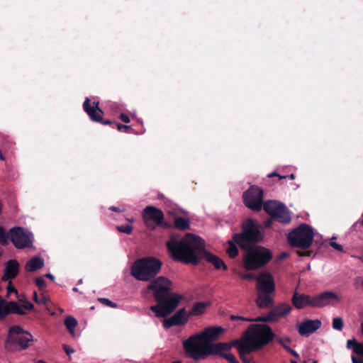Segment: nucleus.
<instances>
[{"label":"nucleus","instance_id":"1","mask_svg":"<svg viewBox=\"0 0 363 363\" xmlns=\"http://www.w3.org/2000/svg\"><path fill=\"white\" fill-rule=\"evenodd\" d=\"M167 247L174 260L182 261L186 264H196L199 257H203L216 269H219L221 267L224 269H227V266L222 259L205 250L203 240L194 234L186 233L182 237L173 235L167 242Z\"/></svg>","mask_w":363,"mask_h":363},{"label":"nucleus","instance_id":"2","mask_svg":"<svg viewBox=\"0 0 363 363\" xmlns=\"http://www.w3.org/2000/svg\"><path fill=\"white\" fill-rule=\"evenodd\" d=\"M173 284L164 277H159L150 283L145 292H152L157 304L152 306L150 310L158 318H165L170 315L179 305L182 296L172 293Z\"/></svg>","mask_w":363,"mask_h":363},{"label":"nucleus","instance_id":"3","mask_svg":"<svg viewBox=\"0 0 363 363\" xmlns=\"http://www.w3.org/2000/svg\"><path fill=\"white\" fill-rule=\"evenodd\" d=\"M275 337L269 326L263 324L251 325L247 330L245 340L238 344V350L242 360L246 355L267 345Z\"/></svg>","mask_w":363,"mask_h":363},{"label":"nucleus","instance_id":"4","mask_svg":"<svg viewBox=\"0 0 363 363\" xmlns=\"http://www.w3.org/2000/svg\"><path fill=\"white\" fill-rule=\"evenodd\" d=\"M225 328L221 326H209L201 333L194 334L182 342L186 354L196 350V347H203V344H211L219 340L224 333Z\"/></svg>","mask_w":363,"mask_h":363},{"label":"nucleus","instance_id":"5","mask_svg":"<svg viewBox=\"0 0 363 363\" xmlns=\"http://www.w3.org/2000/svg\"><path fill=\"white\" fill-rule=\"evenodd\" d=\"M162 267V262L152 257L135 260L130 269L131 275L139 281H148L155 277Z\"/></svg>","mask_w":363,"mask_h":363},{"label":"nucleus","instance_id":"6","mask_svg":"<svg viewBox=\"0 0 363 363\" xmlns=\"http://www.w3.org/2000/svg\"><path fill=\"white\" fill-rule=\"evenodd\" d=\"M243 249L245 250L243 264L248 270H255L265 266L273 257L270 250L260 245H249Z\"/></svg>","mask_w":363,"mask_h":363},{"label":"nucleus","instance_id":"7","mask_svg":"<svg viewBox=\"0 0 363 363\" xmlns=\"http://www.w3.org/2000/svg\"><path fill=\"white\" fill-rule=\"evenodd\" d=\"M332 300H339L335 293L324 291L315 296L303 294H298L296 291L291 298L294 306L297 309H302L306 306L320 308L330 303Z\"/></svg>","mask_w":363,"mask_h":363},{"label":"nucleus","instance_id":"8","mask_svg":"<svg viewBox=\"0 0 363 363\" xmlns=\"http://www.w3.org/2000/svg\"><path fill=\"white\" fill-rule=\"evenodd\" d=\"M258 296L256 300L257 306L261 308H267L274 303L271 294L275 290V284L272 275L262 273L256 277Z\"/></svg>","mask_w":363,"mask_h":363},{"label":"nucleus","instance_id":"9","mask_svg":"<svg viewBox=\"0 0 363 363\" xmlns=\"http://www.w3.org/2000/svg\"><path fill=\"white\" fill-rule=\"evenodd\" d=\"M262 237L259 225L256 220L248 218L242 223V232L234 236V241L241 247L252 245L251 242H258Z\"/></svg>","mask_w":363,"mask_h":363},{"label":"nucleus","instance_id":"10","mask_svg":"<svg viewBox=\"0 0 363 363\" xmlns=\"http://www.w3.org/2000/svg\"><path fill=\"white\" fill-rule=\"evenodd\" d=\"M34 341L33 335L18 325H13L9 328L6 340V347L9 349L24 350L28 348Z\"/></svg>","mask_w":363,"mask_h":363},{"label":"nucleus","instance_id":"11","mask_svg":"<svg viewBox=\"0 0 363 363\" xmlns=\"http://www.w3.org/2000/svg\"><path fill=\"white\" fill-rule=\"evenodd\" d=\"M314 237L313 228L306 223L299 225L288 235V242L292 247L308 249Z\"/></svg>","mask_w":363,"mask_h":363},{"label":"nucleus","instance_id":"12","mask_svg":"<svg viewBox=\"0 0 363 363\" xmlns=\"http://www.w3.org/2000/svg\"><path fill=\"white\" fill-rule=\"evenodd\" d=\"M291 311V306L286 303H282L277 306H276L274 309H272L267 315L259 316L255 318H247L240 315H231L230 316V320L231 321H237L238 322V325L241 324L243 322H276L279 318H283L287 315L290 311Z\"/></svg>","mask_w":363,"mask_h":363},{"label":"nucleus","instance_id":"13","mask_svg":"<svg viewBox=\"0 0 363 363\" xmlns=\"http://www.w3.org/2000/svg\"><path fill=\"white\" fill-rule=\"evenodd\" d=\"M186 354L196 361L204 359L210 355H218L227 359V342L203 344V347H196V350H192Z\"/></svg>","mask_w":363,"mask_h":363},{"label":"nucleus","instance_id":"14","mask_svg":"<svg viewBox=\"0 0 363 363\" xmlns=\"http://www.w3.org/2000/svg\"><path fill=\"white\" fill-rule=\"evenodd\" d=\"M33 304L27 298H18L17 301L6 302L0 298V319H3L10 313L24 315L25 310H33Z\"/></svg>","mask_w":363,"mask_h":363},{"label":"nucleus","instance_id":"15","mask_svg":"<svg viewBox=\"0 0 363 363\" xmlns=\"http://www.w3.org/2000/svg\"><path fill=\"white\" fill-rule=\"evenodd\" d=\"M9 240L17 249L30 247L33 242V235L28 230L15 226L9 230Z\"/></svg>","mask_w":363,"mask_h":363},{"label":"nucleus","instance_id":"16","mask_svg":"<svg viewBox=\"0 0 363 363\" xmlns=\"http://www.w3.org/2000/svg\"><path fill=\"white\" fill-rule=\"evenodd\" d=\"M263 190L255 185L251 186L244 194L245 205L250 209L259 211L262 206Z\"/></svg>","mask_w":363,"mask_h":363},{"label":"nucleus","instance_id":"17","mask_svg":"<svg viewBox=\"0 0 363 363\" xmlns=\"http://www.w3.org/2000/svg\"><path fill=\"white\" fill-rule=\"evenodd\" d=\"M143 220L147 228H154L156 225H160L164 220V213L162 210L152 206H146L143 211Z\"/></svg>","mask_w":363,"mask_h":363},{"label":"nucleus","instance_id":"18","mask_svg":"<svg viewBox=\"0 0 363 363\" xmlns=\"http://www.w3.org/2000/svg\"><path fill=\"white\" fill-rule=\"evenodd\" d=\"M83 108L85 112L88 114L91 121L95 122H99L102 124H110V121H104L103 118L101 115L102 113V111L99 107V102L94 101L92 106H90V99L89 98H86L84 104Z\"/></svg>","mask_w":363,"mask_h":363},{"label":"nucleus","instance_id":"19","mask_svg":"<svg viewBox=\"0 0 363 363\" xmlns=\"http://www.w3.org/2000/svg\"><path fill=\"white\" fill-rule=\"evenodd\" d=\"M321 326V322L318 319H306L297 325V330L300 335L308 337L315 332Z\"/></svg>","mask_w":363,"mask_h":363},{"label":"nucleus","instance_id":"20","mask_svg":"<svg viewBox=\"0 0 363 363\" xmlns=\"http://www.w3.org/2000/svg\"><path fill=\"white\" fill-rule=\"evenodd\" d=\"M19 272V263L16 259H9L5 264L2 281H11Z\"/></svg>","mask_w":363,"mask_h":363},{"label":"nucleus","instance_id":"21","mask_svg":"<svg viewBox=\"0 0 363 363\" xmlns=\"http://www.w3.org/2000/svg\"><path fill=\"white\" fill-rule=\"evenodd\" d=\"M272 218L282 223H289L291 220L290 212L284 203L277 210Z\"/></svg>","mask_w":363,"mask_h":363},{"label":"nucleus","instance_id":"22","mask_svg":"<svg viewBox=\"0 0 363 363\" xmlns=\"http://www.w3.org/2000/svg\"><path fill=\"white\" fill-rule=\"evenodd\" d=\"M45 262L43 258L39 256H34L27 262L26 269L27 272H33L43 268Z\"/></svg>","mask_w":363,"mask_h":363},{"label":"nucleus","instance_id":"23","mask_svg":"<svg viewBox=\"0 0 363 363\" xmlns=\"http://www.w3.org/2000/svg\"><path fill=\"white\" fill-rule=\"evenodd\" d=\"M282 204V203L274 200H269L264 203L262 202L264 210L272 217Z\"/></svg>","mask_w":363,"mask_h":363},{"label":"nucleus","instance_id":"24","mask_svg":"<svg viewBox=\"0 0 363 363\" xmlns=\"http://www.w3.org/2000/svg\"><path fill=\"white\" fill-rule=\"evenodd\" d=\"M188 316L184 308L179 309L172 317L177 325L185 324L188 320Z\"/></svg>","mask_w":363,"mask_h":363},{"label":"nucleus","instance_id":"25","mask_svg":"<svg viewBox=\"0 0 363 363\" xmlns=\"http://www.w3.org/2000/svg\"><path fill=\"white\" fill-rule=\"evenodd\" d=\"M174 224L176 228L182 230H186L190 228L189 219L179 216H174Z\"/></svg>","mask_w":363,"mask_h":363},{"label":"nucleus","instance_id":"26","mask_svg":"<svg viewBox=\"0 0 363 363\" xmlns=\"http://www.w3.org/2000/svg\"><path fill=\"white\" fill-rule=\"evenodd\" d=\"M347 347L352 349L353 352L363 357V344L357 342L354 339L347 341Z\"/></svg>","mask_w":363,"mask_h":363},{"label":"nucleus","instance_id":"27","mask_svg":"<svg viewBox=\"0 0 363 363\" xmlns=\"http://www.w3.org/2000/svg\"><path fill=\"white\" fill-rule=\"evenodd\" d=\"M65 325L69 331V333L72 335V336H75L74 329L77 325V320L75 318L72 316H68L65 320Z\"/></svg>","mask_w":363,"mask_h":363},{"label":"nucleus","instance_id":"28","mask_svg":"<svg viewBox=\"0 0 363 363\" xmlns=\"http://www.w3.org/2000/svg\"><path fill=\"white\" fill-rule=\"evenodd\" d=\"M206 304L204 302H198L195 303L189 313L190 315H199L204 313Z\"/></svg>","mask_w":363,"mask_h":363},{"label":"nucleus","instance_id":"29","mask_svg":"<svg viewBox=\"0 0 363 363\" xmlns=\"http://www.w3.org/2000/svg\"><path fill=\"white\" fill-rule=\"evenodd\" d=\"M9 240V231L6 232L5 229L0 225V244L6 245L8 244Z\"/></svg>","mask_w":363,"mask_h":363},{"label":"nucleus","instance_id":"30","mask_svg":"<svg viewBox=\"0 0 363 363\" xmlns=\"http://www.w3.org/2000/svg\"><path fill=\"white\" fill-rule=\"evenodd\" d=\"M238 255V249L236 245L228 240V257L230 258H235Z\"/></svg>","mask_w":363,"mask_h":363},{"label":"nucleus","instance_id":"31","mask_svg":"<svg viewBox=\"0 0 363 363\" xmlns=\"http://www.w3.org/2000/svg\"><path fill=\"white\" fill-rule=\"evenodd\" d=\"M333 328L336 330H342L343 328V320L340 317H336L333 319Z\"/></svg>","mask_w":363,"mask_h":363},{"label":"nucleus","instance_id":"32","mask_svg":"<svg viewBox=\"0 0 363 363\" xmlns=\"http://www.w3.org/2000/svg\"><path fill=\"white\" fill-rule=\"evenodd\" d=\"M117 230L121 232L128 235H130L133 232V226L130 224H125L122 225H118L116 227Z\"/></svg>","mask_w":363,"mask_h":363},{"label":"nucleus","instance_id":"33","mask_svg":"<svg viewBox=\"0 0 363 363\" xmlns=\"http://www.w3.org/2000/svg\"><path fill=\"white\" fill-rule=\"evenodd\" d=\"M276 340L287 351L289 349V344L291 342L289 337H286L284 338L282 337H277Z\"/></svg>","mask_w":363,"mask_h":363},{"label":"nucleus","instance_id":"34","mask_svg":"<svg viewBox=\"0 0 363 363\" xmlns=\"http://www.w3.org/2000/svg\"><path fill=\"white\" fill-rule=\"evenodd\" d=\"M33 300L37 303L45 305L48 301V298L45 296H42L40 298H39L37 293L35 291L33 293Z\"/></svg>","mask_w":363,"mask_h":363},{"label":"nucleus","instance_id":"35","mask_svg":"<svg viewBox=\"0 0 363 363\" xmlns=\"http://www.w3.org/2000/svg\"><path fill=\"white\" fill-rule=\"evenodd\" d=\"M9 281V284L7 286V288H6L7 289V296H9L11 293H15V294L16 295L18 299V298H26L24 297V296H23L22 298H21L18 296L17 290L11 285V281Z\"/></svg>","mask_w":363,"mask_h":363},{"label":"nucleus","instance_id":"36","mask_svg":"<svg viewBox=\"0 0 363 363\" xmlns=\"http://www.w3.org/2000/svg\"><path fill=\"white\" fill-rule=\"evenodd\" d=\"M99 301L101 303H103V304H104V305H106V306H109V307H111V308H116V307H117V304H116V303H114V302L111 301V300H109L108 298H99Z\"/></svg>","mask_w":363,"mask_h":363},{"label":"nucleus","instance_id":"37","mask_svg":"<svg viewBox=\"0 0 363 363\" xmlns=\"http://www.w3.org/2000/svg\"><path fill=\"white\" fill-rule=\"evenodd\" d=\"M35 282L40 289H43L45 287V281L43 277H37L35 279Z\"/></svg>","mask_w":363,"mask_h":363},{"label":"nucleus","instance_id":"38","mask_svg":"<svg viewBox=\"0 0 363 363\" xmlns=\"http://www.w3.org/2000/svg\"><path fill=\"white\" fill-rule=\"evenodd\" d=\"M176 325V323L172 320V317H170L169 318L164 320V321L163 322V326L167 329Z\"/></svg>","mask_w":363,"mask_h":363},{"label":"nucleus","instance_id":"39","mask_svg":"<svg viewBox=\"0 0 363 363\" xmlns=\"http://www.w3.org/2000/svg\"><path fill=\"white\" fill-rule=\"evenodd\" d=\"M330 245L339 252L343 251V247L335 241L331 240L330 242Z\"/></svg>","mask_w":363,"mask_h":363},{"label":"nucleus","instance_id":"40","mask_svg":"<svg viewBox=\"0 0 363 363\" xmlns=\"http://www.w3.org/2000/svg\"><path fill=\"white\" fill-rule=\"evenodd\" d=\"M63 349L65 350L66 354L68 355V356H70L71 354L74 353V350L69 347L68 345H63Z\"/></svg>","mask_w":363,"mask_h":363},{"label":"nucleus","instance_id":"41","mask_svg":"<svg viewBox=\"0 0 363 363\" xmlns=\"http://www.w3.org/2000/svg\"><path fill=\"white\" fill-rule=\"evenodd\" d=\"M352 363H363V357H356L354 355H352Z\"/></svg>","mask_w":363,"mask_h":363},{"label":"nucleus","instance_id":"42","mask_svg":"<svg viewBox=\"0 0 363 363\" xmlns=\"http://www.w3.org/2000/svg\"><path fill=\"white\" fill-rule=\"evenodd\" d=\"M228 363H240L235 357L231 353L228 352Z\"/></svg>","mask_w":363,"mask_h":363},{"label":"nucleus","instance_id":"43","mask_svg":"<svg viewBox=\"0 0 363 363\" xmlns=\"http://www.w3.org/2000/svg\"><path fill=\"white\" fill-rule=\"evenodd\" d=\"M116 125L117 126V128L119 131H122L123 129L124 130H128V129H130V127L129 125H123V124H121V123H116Z\"/></svg>","mask_w":363,"mask_h":363},{"label":"nucleus","instance_id":"44","mask_svg":"<svg viewBox=\"0 0 363 363\" xmlns=\"http://www.w3.org/2000/svg\"><path fill=\"white\" fill-rule=\"evenodd\" d=\"M119 118L124 123H128L130 122V118H129L128 116H127L125 113H121Z\"/></svg>","mask_w":363,"mask_h":363},{"label":"nucleus","instance_id":"45","mask_svg":"<svg viewBox=\"0 0 363 363\" xmlns=\"http://www.w3.org/2000/svg\"><path fill=\"white\" fill-rule=\"evenodd\" d=\"M109 210H111L112 211H115V212H123L125 211L124 208H121L116 207V206L109 207Z\"/></svg>","mask_w":363,"mask_h":363},{"label":"nucleus","instance_id":"46","mask_svg":"<svg viewBox=\"0 0 363 363\" xmlns=\"http://www.w3.org/2000/svg\"><path fill=\"white\" fill-rule=\"evenodd\" d=\"M285 178H289V179L293 180L295 179V175H294V174H291L289 175H286V176H279V179H285Z\"/></svg>","mask_w":363,"mask_h":363},{"label":"nucleus","instance_id":"47","mask_svg":"<svg viewBox=\"0 0 363 363\" xmlns=\"http://www.w3.org/2000/svg\"><path fill=\"white\" fill-rule=\"evenodd\" d=\"M287 352H289L293 356H294L296 357H298V354L294 350L291 349V347H289V349L287 350Z\"/></svg>","mask_w":363,"mask_h":363},{"label":"nucleus","instance_id":"48","mask_svg":"<svg viewBox=\"0 0 363 363\" xmlns=\"http://www.w3.org/2000/svg\"><path fill=\"white\" fill-rule=\"evenodd\" d=\"M44 277L49 278L52 281H54V279H55V277L50 273H48V274H45Z\"/></svg>","mask_w":363,"mask_h":363},{"label":"nucleus","instance_id":"49","mask_svg":"<svg viewBox=\"0 0 363 363\" xmlns=\"http://www.w3.org/2000/svg\"><path fill=\"white\" fill-rule=\"evenodd\" d=\"M244 278L245 279H253L255 278V276L252 274H247L244 276Z\"/></svg>","mask_w":363,"mask_h":363},{"label":"nucleus","instance_id":"50","mask_svg":"<svg viewBox=\"0 0 363 363\" xmlns=\"http://www.w3.org/2000/svg\"><path fill=\"white\" fill-rule=\"evenodd\" d=\"M274 176H277V177H279L280 175L278 174L277 173H276L275 172L268 174V177H274Z\"/></svg>","mask_w":363,"mask_h":363},{"label":"nucleus","instance_id":"51","mask_svg":"<svg viewBox=\"0 0 363 363\" xmlns=\"http://www.w3.org/2000/svg\"><path fill=\"white\" fill-rule=\"evenodd\" d=\"M358 222H359V223H360V224L363 225V220H360V221H357V222L354 223L353 224V225H352V228H354V227H355V225H357V223Z\"/></svg>","mask_w":363,"mask_h":363},{"label":"nucleus","instance_id":"52","mask_svg":"<svg viewBox=\"0 0 363 363\" xmlns=\"http://www.w3.org/2000/svg\"><path fill=\"white\" fill-rule=\"evenodd\" d=\"M0 160H5V157L3 156L1 152L0 151Z\"/></svg>","mask_w":363,"mask_h":363},{"label":"nucleus","instance_id":"53","mask_svg":"<svg viewBox=\"0 0 363 363\" xmlns=\"http://www.w3.org/2000/svg\"><path fill=\"white\" fill-rule=\"evenodd\" d=\"M36 363H47V362H45V361L40 359V360H38L36 362Z\"/></svg>","mask_w":363,"mask_h":363},{"label":"nucleus","instance_id":"54","mask_svg":"<svg viewBox=\"0 0 363 363\" xmlns=\"http://www.w3.org/2000/svg\"><path fill=\"white\" fill-rule=\"evenodd\" d=\"M127 220H128V222H130V223H133V222L134 221V219H133V218H130V219L127 218Z\"/></svg>","mask_w":363,"mask_h":363},{"label":"nucleus","instance_id":"55","mask_svg":"<svg viewBox=\"0 0 363 363\" xmlns=\"http://www.w3.org/2000/svg\"><path fill=\"white\" fill-rule=\"evenodd\" d=\"M72 291H75V292H77L79 290H78V289H77V287H74V288L72 289Z\"/></svg>","mask_w":363,"mask_h":363},{"label":"nucleus","instance_id":"56","mask_svg":"<svg viewBox=\"0 0 363 363\" xmlns=\"http://www.w3.org/2000/svg\"><path fill=\"white\" fill-rule=\"evenodd\" d=\"M82 282H83V281H82V279H79V280L78 281V284H82Z\"/></svg>","mask_w":363,"mask_h":363},{"label":"nucleus","instance_id":"57","mask_svg":"<svg viewBox=\"0 0 363 363\" xmlns=\"http://www.w3.org/2000/svg\"><path fill=\"white\" fill-rule=\"evenodd\" d=\"M361 330H362V334H363V322L361 324Z\"/></svg>","mask_w":363,"mask_h":363},{"label":"nucleus","instance_id":"58","mask_svg":"<svg viewBox=\"0 0 363 363\" xmlns=\"http://www.w3.org/2000/svg\"><path fill=\"white\" fill-rule=\"evenodd\" d=\"M172 363H182V362H180V361H174V362H172Z\"/></svg>","mask_w":363,"mask_h":363},{"label":"nucleus","instance_id":"59","mask_svg":"<svg viewBox=\"0 0 363 363\" xmlns=\"http://www.w3.org/2000/svg\"><path fill=\"white\" fill-rule=\"evenodd\" d=\"M311 363H318L317 360H313Z\"/></svg>","mask_w":363,"mask_h":363}]
</instances>
